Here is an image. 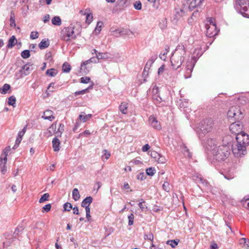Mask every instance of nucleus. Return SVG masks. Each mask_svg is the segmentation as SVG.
<instances>
[{
	"mask_svg": "<svg viewBox=\"0 0 249 249\" xmlns=\"http://www.w3.org/2000/svg\"><path fill=\"white\" fill-rule=\"evenodd\" d=\"M93 16L92 14L90 13V11L88 13V14L86 15V23L88 24H90L92 21Z\"/></svg>",
	"mask_w": 249,
	"mask_h": 249,
	"instance_id": "79ce46f5",
	"label": "nucleus"
},
{
	"mask_svg": "<svg viewBox=\"0 0 249 249\" xmlns=\"http://www.w3.org/2000/svg\"><path fill=\"white\" fill-rule=\"evenodd\" d=\"M38 37V33L37 32H32L30 34V38L35 39Z\"/></svg>",
	"mask_w": 249,
	"mask_h": 249,
	"instance_id": "864d4df0",
	"label": "nucleus"
},
{
	"mask_svg": "<svg viewBox=\"0 0 249 249\" xmlns=\"http://www.w3.org/2000/svg\"><path fill=\"white\" fill-rule=\"evenodd\" d=\"M152 92L153 93V95H154L155 94H159V88L158 87L155 86L152 89Z\"/></svg>",
	"mask_w": 249,
	"mask_h": 249,
	"instance_id": "bf43d9fd",
	"label": "nucleus"
},
{
	"mask_svg": "<svg viewBox=\"0 0 249 249\" xmlns=\"http://www.w3.org/2000/svg\"><path fill=\"white\" fill-rule=\"evenodd\" d=\"M128 106L126 103H122L119 106L120 111L123 114H126L127 112Z\"/></svg>",
	"mask_w": 249,
	"mask_h": 249,
	"instance_id": "5701e85b",
	"label": "nucleus"
},
{
	"mask_svg": "<svg viewBox=\"0 0 249 249\" xmlns=\"http://www.w3.org/2000/svg\"><path fill=\"white\" fill-rule=\"evenodd\" d=\"M152 98L153 100V102L157 105H159L162 101H163L161 97L160 96L159 94L152 95Z\"/></svg>",
	"mask_w": 249,
	"mask_h": 249,
	"instance_id": "aec40b11",
	"label": "nucleus"
},
{
	"mask_svg": "<svg viewBox=\"0 0 249 249\" xmlns=\"http://www.w3.org/2000/svg\"><path fill=\"white\" fill-rule=\"evenodd\" d=\"M196 62V58L195 56L193 57L190 61L188 60L186 62V70L184 74V77L186 79L191 77V73L193 71V68L195 65Z\"/></svg>",
	"mask_w": 249,
	"mask_h": 249,
	"instance_id": "9d476101",
	"label": "nucleus"
},
{
	"mask_svg": "<svg viewBox=\"0 0 249 249\" xmlns=\"http://www.w3.org/2000/svg\"><path fill=\"white\" fill-rule=\"evenodd\" d=\"M26 127H27V126H24V128L21 130V131H20V132H18V137H21L22 138V137L23 136V135L25 134V133L26 132Z\"/></svg>",
	"mask_w": 249,
	"mask_h": 249,
	"instance_id": "4d7b16f0",
	"label": "nucleus"
},
{
	"mask_svg": "<svg viewBox=\"0 0 249 249\" xmlns=\"http://www.w3.org/2000/svg\"><path fill=\"white\" fill-rule=\"evenodd\" d=\"M50 43L48 39H43L39 44L38 46L41 50H42L48 47Z\"/></svg>",
	"mask_w": 249,
	"mask_h": 249,
	"instance_id": "412c9836",
	"label": "nucleus"
},
{
	"mask_svg": "<svg viewBox=\"0 0 249 249\" xmlns=\"http://www.w3.org/2000/svg\"><path fill=\"white\" fill-rule=\"evenodd\" d=\"M153 63L149 61H147V62L146 63V65L144 67V70H143V73L145 74V72L146 71V70H149L150 67L152 66Z\"/></svg>",
	"mask_w": 249,
	"mask_h": 249,
	"instance_id": "09e8293b",
	"label": "nucleus"
},
{
	"mask_svg": "<svg viewBox=\"0 0 249 249\" xmlns=\"http://www.w3.org/2000/svg\"><path fill=\"white\" fill-rule=\"evenodd\" d=\"M83 113L84 114H80L79 116V119L80 121H82L83 122H86L87 120L89 119L92 116V115L90 114L85 115L84 113Z\"/></svg>",
	"mask_w": 249,
	"mask_h": 249,
	"instance_id": "a878e982",
	"label": "nucleus"
},
{
	"mask_svg": "<svg viewBox=\"0 0 249 249\" xmlns=\"http://www.w3.org/2000/svg\"><path fill=\"white\" fill-rule=\"evenodd\" d=\"M137 178L139 180H142L145 178L144 173H140L137 176Z\"/></svg>",
	"mask_w": 249,
	"mask_h": 249,
	"instance_id": "e2e57ef3",
	"label": "nucleus"
},
{
	"mask_svg": "<svg viewBox=\"0 0 249 249\" xmlns=\"http://www.w3.org/2000/svg\"><path fill=\"white\" fill-rule=\"evenodd\" d=\"M155 169L154 168L150 167L146 170V173L147 175L153 176L155 174Z\"/></svg>",
	"mask_w": 249,
	"mask_h": 249,
	"instance_id": "a19ab883",
	"label": "nucleus"
},
{
	"mask_svg": "<svg viewBox=\"0 0 249 249\" xmlns=\"http://www.w3.org/2000/svg\"><path fill=\"white\" fill-rule=\"evenodd\" d=\"M46 74L48 76L54 77L57 74V70L54 69H48L47 70Z\"/></svg>",
	"mask_w": 249,
	"mask_h": 249,
	"instance_id": "cd10ccee",
	"label": "nucleus"
},
{
	"mask_svg": "<svg viewBox=\"0 0 249 249\" xmlns=\"http://www.w3.org/2000/svg\"><path fill=\"white\" fill-rule=\"evenodd\" d=\"M164 70V65H162L161 66H160L159 69H158V73L159 75H160L161 74V73H163V71Z\"/></svg>",
	"mask_w": 249,
	"mask_h": 249,
	"instance_id": "338daca9",
	"label": "nucleus"
},
{
	"mask_svg": "<svg viewBox=\"0 0 249 249\" xmlns=\"http://www.w3.org/2000/svg\"><path fill=\"white\" fill-rule=\"evenodd\" d=\"M236 142L232 145V151L235 157H242L247 154L246 147L249 145V136L239 134L236 137Z\"/></svg>",
	"mask_w": 249,
	"mask_h": 249,
	"instance_id": "f257e3e1",
	"label": "nucleus"
},
{
	"mask_svg": "<svg viewBox=\"0 0 249 249\" xmlns=\"http://www.w3.org/2000/svg\"><path fill=\"white\" fill-rule=\"evenodd\" d=\"M227 116L229 118H234V120H239L243 117L242 112L238 106H232L230 108Z\"/></svg>",
	"mask_w": 249,
	"mask_h": 249,
	"instance_id": "423d86ee",
	"label": "nucleus"
},
{
	"mask_svg": "<svg viewBox=\"0 0 249 249\" xmlns=\"http://www.w3.org/2000/svg\"><path fill=\"white\" fill-rule=\"evenodd\" d=\"M90 78L89 77H82L80 78V82L82 83L87 84L89 82Z\"/></svg>",
	"mask_w": 249,
	"mask_h": 249,
	"instance_id": "3c124183",
	"label": "nucleus"
},
{
	"mask_svg": "<svg viewBox=\"0 0 249 249\" xmlns=\"http://www.w3.org/2000/svg\"><path fill=\"white\" fill-rule=\"evenodd\" d=\"M186 51L182 45H179L171 57V62L173 68L177 70L182 65L184 60Z\"/></svg>",
	"mask_w": 249,
	"mask_h": 249,
	"instance_id": "7ed1b4c3",
	"label": "nucleus"
},
{
	"mask_svg": "<svg viewBox=\"0 0 249 249\" xmlns=\"http://www.w3.org/2000/svg\"><path fill=\"white\" fill-rule=\"evenodd\" d=\"M149 123L154 128L160 129L161 128L160 123L156 119V118L152 116L149 118Z\"/></svg>",
	"mask_w": 249,
	"mask_h": 249,
	"instance_id": "4468645a",
	"label": "nucleus"
},
{
	"mask_svg": "<svg viewBox=\"0 0 249 249\" xmlns=\"http://www.w3.org/2000/svg\"><path fill=\"white\" fill-rule=\"evenodd\" d=\"M22 139L21 137H18L17 138L16 140L15 144V145L13 147L14 149H16V148H17L18 146L19 143H20V142H21V141L22 140Z\"/></svg>",
	"mask_w": 249,
	"mask_h": 249,
	"instance_id": "6e6d98bb",
	"label": "nucleus"
},
{
	"mask_svg": "<svg viewBox=\"0 0 249 249\" xmlns=\"http://www.w3.org/2000/svg\"><path fill=\"white\" fill-rule=\"evenodd\" d=\"M32 65H29L28 64H25L22 66L21 70H19L21 76H26L29 74L30 71L33 70V68H31Z\"/></svg>",
	"mask_w": 249,
	"mask_h": 249,
	"instance_id": "ddd939ff",
	"label": "nucleus"
},
{
	"mask_svg": "<svg viewBox=\"0 0 249 249\" xmlns=\"http://www.w3.org/2000/svg\"><path fill=\"white\" fill-rule=\"evenodd\" d=\"M23 230L22 227H18L16 228L15 230V231L14 232L15 235H18V233Z\"/></svg>",
	"mask_w": 249,
	"mask_h": 249,
	"instance_id": "0e129e2a",
	"label": "nucleus"
},
{
	"mask_svg": "<svg viewBox=\"0 0 249 249\" xmlns=\"http://www.w3.org/2000/svg\"><path fill=\"white\" fill-rule=\"evenodd\" d=\"M71 70V67L70 65L68 63H64L62 66V71L64 72L68 73Z\"/></svg>",
	"mask_w": 249,
	"mask_h": 249,
	"instance_id": "c756f323",
	"label": "nucleus"
},
{
	"mask_svg": "<svg viewBox=\"0 0 249 249\" xmlns=\"http://www.w3.org/2000/svg\"><path fill=\"white\" fill-rule=\"evenodd\" d=\"M10 22L11 27H16V24L15 22V18H10Z\"/></svg>",
	"mask_w": 249,
	"mask_h": 249,
	"instance_id": "69168bd1",
	"label": "nucleus"
},
{
	"mask_svg": "<svg viewBox=\"0 0 249 249\" xmlns=\"http://www.w3.org/2000/svg\"><path fill=\"white\" fill-rule=\"evenodd\" d=\"M212 153L215 160L218 161H224L230 154V146L227 145H220L216 147Z\"/></svg>",
	"mask_w": 249,
	"mask_h": 249,
	"instance_id": "20e7f679",
	"label": "nucleus"
},
{
	"mask_svg": "<svg viewBox=\"0 0 249 249\" xmlns=\"http://www.w3.org/2000/svg\"><path fill=\"white\" fill-rule=\"evenodd\" d=\"M80 30L81 27L79 24L77 23L76 25L71 24L69 27L62 30L60 38L67 42L75 39L76 36L80 34Z\"/></svg>",
	"mask_w": 249,
	"mask_h": 249,
	"instance_id": "f03ea898",
	"label": "nucleus"
},
{
	"mask_svg": "<svg viewBox=\"0 0 249 249\" xmlns=\"http://www.w3.org/2000/svg\"><path fill=\"white\" fill-rule=\"evenodd\" d=\"M51 206H52L51 204H46L43 207V210L42 211V212H48L49 211H50L51 209Z\"/></svg>",
	"mask_w": 249,
	"mask_h": 249,
	"instance_id": "5fc2aeb1",
	"label": "nucleus"
},
{
	"mask_svg": "<svg viewBox=\"0 0 249 249\" xmlns=\"http://www.w3.org/2000/svg\"><path fill=\"white\" fill-rule=\"evenodd\" d=\"M63 208L65 211H70L72 207L70 203L67 202L64 204Z\"/></svg>",
	"mask_w": 249,
	"mask_h": 249,
	"instance_id": "c03bdc74",
	"label": "nucleus"
},
{
	"mask_svg": "<svg viewBox=\"0 0 249 249\" xmlns=\"http://www.w3.org/2000/svg\"><path fill=\"white\" fill-rule=\"evenodd\" d=\"M53 149L55 152H57L60 150V142L56 137L54 138L52 141Z\"/></svg>",
	"mask_w": 249,
	"mask_h": 249,
	"instance_id": "dca6fc26",
	"label": "nucleus"
},
{
	"mask_svg": "<svg viewBox=\"0 0 249 249\" xmlns=\"http://www.w3.org/2000/svg\"><path fill=\"white\" fill-rule=\"evenodd\" d=\"M103 25V23L102 21H98L97 23L96 27L95 28V31L98 33H99L102 30V27Z\"/></svg>",
	"mask_w": 249,
	"mask_h": 249,
	"instance_id": "37998d69",
	"label": "nucleus"
},
{
	"mask_svg": "<svg viewBox=\"0 0 249 249\" xmlns=\"http://www.w3.org/2000/svg\"><path fill=\"white\" fill-rule=\"evenodd\" d=\"M21 57L24 59H26L30 56V52L28 50H24L21 53Z\"/></svg>",
	"mask_w": 249,
	"mask_h": 249,
	"instance_id": "2f4dec72",
	"label": "nucleus"
},
{
	"mask_svg": "<svg viewBox=\"0 0 249 249\" xmlns=\"http://www.w3.org/2000/svg\"><path fill=\"white\" fill-rule=\"evenodd\" d=\"M103 152L104 153V156H103L105 157V159L106 160L108 159L109 157L110 156V153L109 152H108L107 150H106V149L104 150Z\"/></svg>",
	"mask_w": 249,
	"mask_h": 249,
	"instance_id": "680f3d73",
	"label": "nucleus"
},
{
	"mask_svg": "<svg viewBox=\"0 0 249 249\" xmlns=\"http://www.w3.org/2000/svg\"><path fill=\"white\" fill-rule=\"evenodd\" d=\"M213 125V122L211 119H206L201 122L200 129L202 133L205 134L212 129Z\"/></svg>",
	"mask_w": 249,
	"mask_h": 249,
	"instance_id": "0eeeda50",
	"label": "nucleus"
},
{
	"mask_svg": "<svg viewBox=\"0 0 249 249\" xmlns=\"http://www.w3.org/2000/svg\"><path fill=\"white\" fill-rule=\"evenodd\" d=\"M134 8L137 10H141L142 9V3L140 1H136L134 4Z\"/></svg>",
	"mask_w": 249,
	"mask_h": 249,
	"instance_id": "8fccbe9b",
	"label": "nucleus"
},
{
	"mask_svg": "<svg viewBox=\"0 0 249 249\" xmlns=\"http://www.w3.org/2000/svg\"><path fill=\"white\" fill-rule=\"evenodd\" d=\"M150 249H163V248L160 247L159 246H156L152 243L150 247Z\"/></svg>",
	"mask_w": 249,
	"mask_h": 249,
	"instance_id": "774afa93",
	"label": "nucleus"
},
{
	"mask_svg": "<svg viewBox=\"0 0 249 249\" xmlns=\"http://www.w3.org/2000/svg\"><path fill=\"white\" fill-rule=\"evenodd\" d=\"M53 112L51 110H46L44 112L43 115L42 117L45 120H48L50 121H53L54 119V117L53 116Z\"/></svg>",
	"mask_w": 249,
	"mask_h": 249,
	"instance_id": "2eb2a0df",
	"label": "nucleus"
},
{
	"mask_svg": "<svg viewBox=\"0 0 249 249\" xmlns=\"http://www.w3.org/2000/svg\"><path fill=\"white\" fill-rule=\"evenodd\" d=\"M90 9L89 8H87L85 10H81L80 11L79 13L82 15H85L86 16L88 13H89L90 12Z\"/></svg>",
	"mask_w": 249,
	"mask_h": 249,
	"instance_id": "052dcab7",
	"label": "nucleus"
},
{
	"mask_svg": "<svg viewBox=\"0 0 249 249\" xmlns=\"http://www.w3.org/2000/svg\"><path fill=\"white\" fill-rule=\"evenodd\" d=\"M16 99L14 96H11L8 98V103L9 105L15 107Z\"/></svg>",
	"mask_w": 249,
	"mask_h": 249,
	"instance_id": "473e14b6",
	"label": "nucleus"
},
{
	"mask_svg": "<svg viewBox=\"0 0 249 249\" xmlns=\"http://www.w3.org/2000/svg\"><path fill=\"white\" fill-rule=\"evenodd\" d=\"M128 225L131 226L134 223V215L133 213H131L128 216Z\"/></svg>",
	"mask_w": 249,
	"mask_h": 249,
	"instance_id": "49530a36",
	"label": "nucleus"
},
{
	"mask_svg": "<svg viewBox=\"0 0 249 249\" xmlns=\"http://www.w3.org/2000/svg\"><path fill=\"white\" fill-rule=\"evenodd\" d=\"M169 47H167V48H166L163 51L162 53H161L160 54V55H159L160 58L162 60H163V61L166 60V58H167L166 55H167L168 53L169 52Z\"/></svg>",
	"mask_w": 249,
	"mask_h": 249,
	"instance_id": "b1692460",
	"label": "nucleus"
},
{
	"mask_svg": "<svg viewBox=\"0 0 249 249\" xmlns=\"http://www.w3.org/2000/svg\"><path fill=\"white\" fill-rule=\"evenodd\" d=\"M52 24L54 25L60 26L61 24V19L58 16H55L52 19Z\"/></svg>",
	"mask_w": 249,
	"mask_h": 249,
	"instance_id": "bb28decb",
	"label": "nucleus"
},
{
	"mask_svg": "<svg viewBox=\"0 0 249 249\" xmlns=\"http://www.w3.org/2000/svg\"><path fill=\"white\" fill-rule=\"evenodd\" d=\"M10 150V146L6 147L4 148V149L3 151V154L1 155H2L3 159L7 160V156L9 151Z\"/></svg>",
	"mask_w": 249,
	"mask_h": 249,
	"instance_id": "e433bc0d",
	"label": "nucleus"
},
{
	"mask_svg": "<svg viewBox=\"0 0 249 249\" xmlns=\"http://www.w3.org/2000/svg\"><path fill=\"white\" fill-rule=\"evenodd\" d=\"M111 58V55L110 53H98V54H97V60H95V58L94 57H92L90 59L84 62L81 65V69L82 70L83 68L87 65L88 63L90 62H94V63H96L98 62V60L100 59H107Z\"/></svg>",
	"mask_w": 249,
	"mask_h": 249,
	"instance_id": "6e6552de",
	"label": "nucleus"
},
{
	"mask_svg": "<svg viewBox=\"0 0 249 249\" xmlns=\"http://www.w3.org/2000/svg\"><path fill=\"white\" fill-rule=\"evenodd\" d=\"M156 160H157V162L159 163H161V164L165 163L166 161V159H165V158L164 157L160 155V154L159 155V156H158Z\"/></svg>",
	"mask_w": 249,
	"mask_h": 249,
	"instance_id": "c9c22d12",
	"label": "nucleus"
},
{
	"mask_svg": "<svg viewBox=\"0 0 249 249\" xmlns=\"http://www.w3.org/2000/svg\"><path fill=\"white\" fill-rule=\"evenodd\" d=\"M206 148L208 150L212 151V152L216 149V142L213 139H208L205 142Z\"/></svg>",
	"mask_w": 249,
	"mask_h": 249,
	"instance_id": "f8f14e48",
	"label": "nucleus"
},
{
	"mask_svg": "<svg viewBox=\"0 0 249 249\" xmlns=\"http://www.w3.org/2000/svg\"><path fill=\"white\" fill-rule=\"evenodd\" d=\"M123 31H122L120 29H117L113 31V36L118 37L120 36L123 35Z\"/></svg>",
	"mask_w": 249,
	"mask_h": 249,
	"instance_id": "de8ad7c7",
	"label": "nucleus"
},
{
	"mask_svg": "<svg viewBox=\"0 0 249 249\" xmlns=\"http://www.w3.org/2000/svg\"><path fill=\"white\" fill-rule=\"evenodd\" d=\"M162 187L166 192H169L170 190L169 184L168 182H164L162 185Z\"/></svg>",
	"mask_w": 249,
	"mask_h": 249,
	"instance_id": "13d9d810",
	"label": "nucleus"
},
{
	"mask_svg": "<svg viewBox=\"0 0 249 249\" xmlns=\"http://www.w3.org/2000/svg\"><path fill=\"white\" fill-rule=\"evenodd\" d=\"M178 242L179 240H168L166 242V244L170 245L173 248H175L177 246Z\"/></svg>",
	"mask_w": 249,
	"mask_h": 249,
	"instance_id": "7c9ffc66",
	"label": "nucleus"
},
{
	"mask_svg": "<svg viewBox=\"0 0 249 249\" xmlns=\"http://www.w3.org/2000/svg\"><path fill=\"white\" fill-rule=\"evenodd\" d=\"M205 27L206 29V35L208 37H213L218 34V31L217 30L215 23L206 24Z\"/></svg>",
	"mask_w": 249,
	"mask_h": 249,
	"instance_id": "9b49d317",
	"label": "nucleus"
},
{
	"mask_svg": "<svg viewBox=\"0 0 249 249\" xmlns=\"http://www.w3.org/2000/svg\"><path fill=\"white\" fill-rule=\"evenodd\" d=\"M167 26V21L165 18L162 19L159 23V27L161 29H164Z\"/></svg>",
	"mask_w": 249,
	"mask_h": 249,
	"instance_id": "ea45409f",
	"label": "nucleus"
},
{
	"mask_svg": "<svg viewBox=\"0 0 249 249\" xmlns=\"http://www.w3.org/2000/svg\"><path fill=\"white\" fill-rule=\"evenodd\" d=\"M92 88V85L89 86V88H88L87 89H83L82 90H80V91H76L74 92V95L75 96H77V95H81V94H84L85 93H86L87 91L89 89H91Z\"/></svg>",
	"mask_w": 249,
	"mask_h": 249,
	"instance_id": "f704fd0d",
	"label": "nucleus"
},
{
	"mask_svg": "<svg viewBox=\"0 0 249 249\" xmlns=\"http://www.w3.org/2000/svg\"><path fill=\"white\" fill-rule=\"evenodd\" d=\"M128 0H118V4L121 6L124 7L127 6V2Z\"/></svg>",
	"mask_w": 249,
	"mask_h": 249,
	"instance_id": "603ef678",
	"label": "nucleus"
},
{
	"mask_svg": "<svg viewBox=\"0 0 249 249\" xmlns=\"http://www.w3.org/2000/svg\"><path fill=\"white\" fill-rule=\"evenodd\" d=\"M49 197V194L48 193H45L41 196V198L39 200V202L43 203V202H45V201L48 200Z\"/></svg>",
	"mask_w": 249,
	"mask_h": 249,
	"instance_id": "4c0bfd02",
	"label": "nucleus"
},
{
	"mask_svg": "<svg viewBox=\"0 0 249 249\" xmlns=\"http://www.w3.org/2000/svg\"><path fill=\"white\" fill-rule=\"evenodd\" d=\"M17 40L15 36H12L8 40L7 47L8 48H13L17 43Z\"/></svg>",
	"mask_w": 249,
	"mask_h": 249,
	"instance_id": "6ab92c4d",
	"label": "nucleus"
},
{
	"mask_svg": "<svg viewBox=\"0 0 249 249\" xmlns=\"http://www.w3.org/2000/svg\"><path fill=\"white\" fill-rule=\"evenodd\" d=\"M11 86L9 84H5L0 89V93L2 94H5L8 92V91L10 89Z\"/></svg>",
	"mask_w": 249,
	"mask_h": 249,
	"instance_id": "4be33fe9",
	"label": "nucleus"
},
{
	"mask_svg": "<svg viewBox=\"0 0 249 249\" xmlns=\"http://www.w3.org/2000/svg\"><path fill=\"white\" fill-rule=\"evenodd\" d=\"M138 205L142 212L146 211L147 207L145 204V201L144 200L141 199V201L140 202Z\"/></svg>",
	"mask_w": 249,
	"mask_h": 249,
	"instance_id": "c85d7f7f",
	"label": "nucleus"
},
{
	"mask_svg": "<svg viewBox=\"0 0 249 249\" xmlns=\"http://www.w3.org/2000/svg\"><path fill=\"white\" fill-rule=\"evenodd\" d=\"M72 198L75 201H77L78 200H79V199L80 198V195L79 194V192L78 189L74 188L73 190L72 193Z\"/></svg>",
	"mask_w": 249,
	"mask_h": 249,
	"instance_id": "393cba45",
	"label": "nucleus"
},
{
	"mask_svg": "<svg viewBox=\"0 0 249 249\" xmlns=\"http://www.w3.org/2000/svg\"><path fill=\"white\" fill-rule=\"evenodd\" d=\"M143 237L145 240H148L152 242L154 239V235L151 232H149L148 233H145Z\"/></svg>",
	"mask_w": 249,
	"mask_h": 249,
	"instance_id": "72a5a7b5",
	"label": "nucleus"
},
{
	"mask_svg": "<svg viewBox=\"0 0 249 249\" xmlns=\"http://www.w3.org/2000/svg\"><path fill=\"white\" fill-rule=\"evenodd\" d=\"M93 198L91 196L86 197L81 202V206L83 207H86L89 206L90 204L92 203Z\"/></svg>",
	"mask_w": 249,
	"mask_h": 249,
	"instance_id": "a211bd4d",
	"label": "nucleus"
},
{
	"mask_svg": "<svg viewBox=\"0 0 249 249\" xmlns=\"http://www.w3.org/2000/svg\"><path fill=\"white\" fill-rule=\"evenodd\" d=\"M64 130V125L62 124H60L59 128L58 129V132H57V136H60Z\"/></svg>",
	"mask_w": 249,
	"mask_h": 249,
	"instance_id": "a18cd8bd",
	"label": "nucleus"
},
{
	"mask_svg": "<svg viewBox=\"0 0 249 249\" xmlns=\"http://www.w3.org/2000/svg\"><path fill=\"white\" fill-rule=\"evenodd\" d=\"M243 127L242 124L239 122L237 121L232 123L230 126V130L231 133L236 135V136L239 134H247L244 132L242 131Z\"/></svg>",
	"mask_w": 249,
	"mask_h": 249,
	"instance_id": "1a4fd4ad",
	"label": "nucleus"
},
{
	"mask_svg": "<svg viewBox=\"0 0 249 249\" xmlns=\"http://www.w3.org/2000/svg\"><path fill=\"white\" fill-rule=\"evenodd\" d=\"M0 167L1 172L2 174H5L7 171L6 163L7 162V160L3 159L2 155H1L0 157Z\"/></svg>",
	"mask_w": 249,
	"mask_h": 249,
	"instance_id": "f3484780",
	"label": "nucleus"
},
{
	"mask_svg": "<svg viewBox=\"0 0 249 249\" xmlns=\"http://www.w3.org/2000/svg\"><path fill=\"white\" fill-rule=\"evenodd\" d=\"M204 0H194L190 3V6L192 7H196L202 3Z\"/></svg>",
	"mask_w": 249,
	"mask_h": 249,
	"instance_id": "58836bf2",
	"label": "nucleus"
},
{
	"mask_svg": "<svg viewBox=\"0 0 249 249\" xmlns=\"http://www.w3.org/2000/svg\"><path fill=\"white\" fill-rule=\"evenodd\" d=\"M240 7V13L244 17L249 18V0H236Z\"/></svg>",
	"mask_w": 249,
	"mask_h": 249,
	"instance_id": "39448f33",
	"label": "nucleus"
}]
</instances>
